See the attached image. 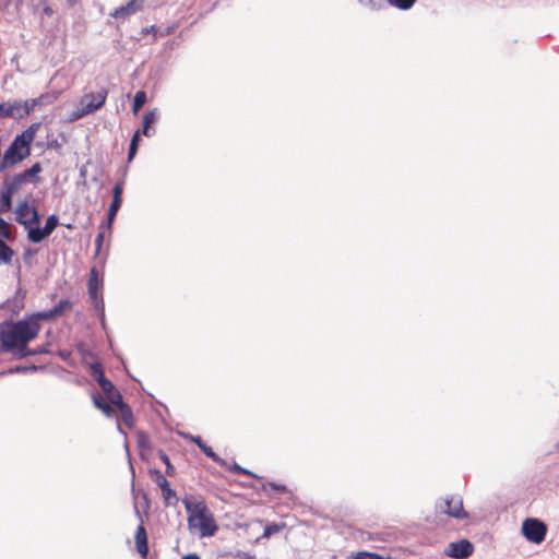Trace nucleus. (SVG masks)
Returning a JSON list of instances; mask_svg holds the SVG:
<instances>
[{
    "mask_svg": "<svg viewBox=\"0 0 559 559\" xmlns=\"http://www.w3.org/2000/svg\"><path fill=\"white\" fill-rule=\"evenodd\" d=\"M40 325L37 322H31L26 318L13 322L7 320L0 323V344L2 352H14L17 344L28 345L31 341L37 337Z\"/></svg>",
    "mask_w": 559,
    "mask_h": 559,
    "instance_id": "f257e3e1",
    "label": "nucleus"
},
{
    "mask_svg": "<svg viewBox=\"0 0 559 559\" xmlns=\"http://www.w3.org/2000/svg\"><path fill=\"white\" fill-rule=\"evenodd\" d=\"M31 145L16 134L0 160V170L4 171L27 158L31 155Z\"/></svg>",
    "mask_w": 559,
    "mask_h": 559,
    "instance_id": "f03ea898",
    "label": "nucleus"
},
{
    "mask_svg": "<svg viewBox=\"0 0 559 559\" xmlns=\"http://www.w3.org/2000/svg\"><path fill=\"white\" fill-rule=\"evenodd\" d=\"M103 278L99 277L97 270L92 267L87 281L88 297L102 326L105 329L106 318L105 302L103 298Z\"/></svg>",
    "mask_w": 559,
    "mask_h": 559,
    "instance_id": "7ed1b4c3",
    "label": "nucleus"
},
{
    "mask_svg": "<svg viewBox=\"0 0 559 559\" xmlns=\"http://www.w3.org/2000/svg\"><path fill=\"white\" fill-rule=\"evenodd\" d=\"M436 513L447 514L456 520L468 519L469 514L464 510L463 500L457 495L448 496L436 502Z\"/></svg>",
    "mask_w": 559,
    "mask_h": 559,
    "instance_id": "20e7f679",
    "label": "nucleus"
},
{
    "mask_svg": "<svg viewBox=\"0 0 559 559\" xmlns=\"http://www.w3.org/2000/svg\"><path fill=\"white\" fill-rule=\"evenodd\" d=\"M522 534L531 543L540 544L545 540L547 525L535 518H528L523 521Z\"/></svg>",
    "mask_w": 559,
    "mask_h": 559,
    "instance_id": "39448f33",
    "label": "nucleus"
},
{
    "mask_svg": "<svg viewBox=\"0 0 559 559\" xmlns=\"http://www.w3.org/2000/svg\"><path fill=\"white\" fill-rule=\"evenodd\" d=\"M27 108L24 105V100L21 99H9L0 103V118L21 120L27 117Z\"/></svg>",
    "mask_w": 559,
    "mask_h": 559,
    "instance_id": "423d86ee",
    "label": "nucleus"
},
{
    "mask_svg": "<svg viewBox=\"0 0 559 559\" xmlns=\"http://www.w3.org/2000/svg\"><path fill=\"white\" fill-rule=\"evenodd\" d=\"M182 503L188 513V526L190 530L197 527V520L210 511L206 502L203 499L193 502L189 496H186L182 499Z\"/></svg>",
    "mask_w": 559,
    "mask_h": 559,
    "instance_id": "0eeeda50",
    "label": "nucleus"
},
{
    "mask_svg": "<svg viewBox=\"0 0 559 559\" xmlns=\"http://www.w3.org/2000/svg\"><path fill=\"white\" fill-rule=\"evenodd\" d=\"M59 225V217L51 214L46 218L43 227L29 229V241L33 243H40L48 238Z\"/></svg>",
    "mask_w": 559,
    "mask_h": 559,
    "instance_id": "6e6552de",
    "label": "nucleus"
},
{
    "mask_svg": "<svg viewBox=\"0 0 559 559\" xmlns=\"http://www.w3.org/2000/svg\"><path fill=\"white\" fill-rule=\"evenodd\" d=\"M108 92L102 87L96 93H87L81 99V106H83V114H93L100 109L107 98Z\"/></svg>",
    "mask_w": 559,
    "mask_h": 559,
    "instance_id": "1a4fd4ad",
    "label": "nucleus"
},
{
    "mask_svg": "<svg viewBox=\"0 0 559 559\" xmlns=\"http://www.w3.org/2000/svg\"><path fill=\"white\" fill-rule=\"evenodd\" d=\"M475 550L472 542L468 539H460L452 542L444 549V555L453 559H467Z\"/></svg>",
    "mask_w": 559,
    "mask_h": 559,
    "instance_id": "9d476101",
    "label": "nucleus"
},
{
    "mask_svg": "<svg viewBox=\"0 0 559 559\" xmlns=\"http://www.w3.org/2000/svg\"><path fill=\"white\" fill-rule=\"evenodd\" d=\"M134 512H135V515L138 516V519L140 520V524L136 527V532H135V536H134L135 537V546H136V550L140 554V556L145 559L148 555L147 533L144 527V522H143L142 515L140 513V510L136 506H134Z\"/></svg>",
    "mask_w": 559,
    "mask_h": 559,
    "instance_id": "9b49d317",
    "label": "nucleus"
},
{
    "mask_svg": "<svg viewBox=\"0 0 559 559\" xmlns=\"http://www.w3.org/2000/svg\"><path fill=\"white\" fill-rule=\"evenodd\" d=\"M43 171L40 163L33 164L29 168L21 173L14 174L16 178L24 185L33 183L38 185L41 181L39 174Z\"/></svg>",
    "mask_w": 559,
    "mask_h": 559,
    "instance_id": "f8f14e48",
    "label": "nucleus"
},
{
    "mask_svg": "<svg viewBox=\"0 0 559 559\" xmlns=\"http://www.w3.org/2000/svg\"><path fill=\"white\" fill-rule=\"evenodd\" d=\"M197 526L200 528L201 537L214 536L218 530L215 519L211 511H209L206 514H203L200 519L197 520Z\"/></svg>",
    "mask_w": 559,
    "mask_h": 559,
    "instance_id": "ddd939ff",
    "label": "nucleus"
},
{
    "mask_svg": "<svg viewBox=\"0 0 559 559\" xmlns=\"http://www.w3.org/2000/svg\"><path fill=\"white\" fill-rule=\"evenodd\" d=\"M57 98L58 96L55 93H44L36 98L24 100V105H26L27 108V115H29L36 108L53 104L57 100Z\"/></svg>",
    "mask_w": 559,
    "mask_h": 559,
    "instance_id": "4468645a",
    "label": "nucleus"
},
{
    "mask_svg": "<svg viewBox=\"0 0 559 559\" xmlns=\"http://www.w3.org/2000/svg\"><path fill=\"white\" fill-rule=\"evenodd\" d=\"M14 194V190L3 179L0 186V214L11 211Z\"/></svg>",
    "mask_w": 559,
    "mask_h": 559,
    "instance_id": "2eb2a0df",
    "label": "nucleus"
},
{
    "mask_svg": "<svg viewBox=\"0 0 559 559\" xmlns=\"http://www.w3.org/2000/svg\"><path fill=\"white\" fill-rule=\"evenodd\" d=\"M143 7L142 0H130L128 3L115 9L111 16L115 19H126L141 11Z\"/></svg>",
    "mask_w": 559,
    "mask_h": 559,
    "instance_id": "dca6fc26",
    "label": "nucleus"
},
{
    "mask_svg": "<svg viewBox=\"0 0 559 559\" xmlns=\"http://www.w3.org/2000/svg\"><path fill=\"white\" fill-rule=\"evenodd\" d=\"M187 438H189L193 443H195L198 445V448L209 457L211 459L213 462L217 463L218 465L221 466H226L227 465V462L222 459L221 456H218L211 447H209L200 436H192V435H188L186 436Z\"/></svg>",
    "mask_w": 559,
    "mask_h": 559,
    "instance_id": "f3484780",
    "label": "nucleus"
},
{
    "mask_svg": "<svg viewBox=\"0 0 559 559\" xmlns=\"http://www.w3.org/2000/svg\"><path fill=\"white\" fill-rule=\"evenodd\" d=\"M159 112L157 108H154L147 111L143 117V127L139 131H141V135L152 136L155 134V129L152 128V124L158 119Z\"/></svg>",
    "mask_w": 559,
    "mask_h": 559,
    "instance_id": "a211bd4d",
    "label": "nucleus"
},
{
    "mask_svg": "<svg viewBox=\"0 0 559 559\" xmlns=\"http://www.w3.org/2000/svg\"><path fill=\"white\" fill-rule=\"evenodd\" d=\"M122 202L117 200H111V203L109 205L108 212H107V221L103 222L100 224L102 229H111L112 223L115 221V217L117 213L119 212L121 207Z\"/></svg>",
    "mask_w": 559,
    "mask_h": 559,
    "instance_id": "6ab92c4d",
    "label": "nucleus"
},
{
    "mask_svg": "<svg viewBox=\"0 0 559 559\" xmlns=\"http://www.w3.org/2000/svg\"><path fill=\"white\" fill-rule=\"evenodd\" d=\"M31 216L25 217V224H21L25 230L27 231V240L29 241V229L39 227L41 216L38 212V210L33 206V210H31Z\"/></svg>",
    "mask_w": 559,
    "mask_h": 559,
    "instance_id": "aec40b11",
    "label": "nucleus"
},
{
    "mask_svg": "<svg viewBox=\"0 0 559 559\" xmlns=\"http://www.w3.org/2000/svg\"><path fill=\"white\" fill-rule=\"evenodd\" d=\"M31 210H33V205H29L27 200L19 202L14 211L16 214L15 221L19 224H25V217L31 213Z\"/></svg>",
    "mask_w": 559,
    "mask_h": 559,
    "instance_id": "412c9836",
    "label": "nucleus"
},
{
    "mask_svg": "<svg viewBox=\"0 0 559 559\" xmlns=\"http://www.w3.org/2000/svg\"><path fill=\"white\" fill-rule=\"evenodd\" d=\"M43 367L41 366H36V365H31V366H14V367H10L9 369L4 370V371H1L0 372V377H4V376H9V374H14V373H28V372H34V371H37L39 369H41Z\"/></svg>",
    "mask_w": 559,
    "mask_h": 559,
    "instance_id": "4be33fe9",
    "label": "nucleus"
},
{
    "mask_svg": "<svg viewBox=\"0 0 559 559\" xmlns=\"http://www.w3.org/2000/svg\"><path fill=\"white\" fill-rule=\"evenodd\" d=\"M117 408L120 413L122 423L127 427L131 428L133 426V421H134L131 407L127 403H121V405H119V407H117Z\"/></svg>",
    "mask_w": 559,
    "mask_h": 559,
    "instance_id": "5701e85b",
    "label": "nucleus"
},
{
    "mask_svg": "<svg viewBox=\"0 0 559 559\" xmlns=\"http://www.w3.org/2000/svg\"><path fill=\"white\" fill-rule=\"evenodd\" d=\"M41 122H33L28 126L27 129L19 133L17 135L24 139L26 142H29V144L33 143L37 131L40 129Z\"/></svg>",
    "mask_w": 559,
    "mask_h": 559,
    "instance_id": "b1692460",
    "label": "nucleus"
},
{
    "mask_svg": "<svg viewBox=\"0 0 559 559\" xmlns=\"http://www.w3.org/2000/svg\"><path fill=\"white\" fill-rule=\"evenodd\" d=\"M13 254V249L0 238V264L11 263Z\"/></svg>",
    "mask_w": 559,
    "mask_h": 559,
    "instance_id": "393cba45",
    "label": "nucleus"
},
{
    "mask_svg": "<svg viewBox=\"0 0 559 559\" xmlns=\"http://www.w3.org/2000/svg\"><path fill=\"white\" fill-rule=\"evenodd\" d=\"M56 318L57 317L55 316L52 308L48 309V310L37 311V312H34L31 316L26 317V319L29 320L31 322H37V323H39L38 322L39 320L49 321V320H53Z\"/></svg>",
    "mask_w": 559,
    "mask_h": 559,
    "instance_id": "a878e982",
    "label": "nucleus"
},
{
    "mask_svg": "<svg viewBox=\"0 0 559 559\" xmlns=\"http://www.w3.org/2000/svg\"><path fill=\"white\" fill-rule=\"evenodd\" d=\"M94 404L97 408L102 409L104 414L111 417L115 414L112 406L106 402L99 394L93 396Z\"/></svg>",
    "mask_w": 559,
    "mask_h": 559,
    "instance_id": "bb28decb",
    "label": "nucleus"
},
{
    "mask_svg": "<svg viewBox=\"0 0 559 559\" xmlns=\"http://www.w3.org/2000/svg\"><path fill=\"white\" fill-rule=\"evenodd\" d=\"M141 141V131H135L131 138L129 151H128V160L131 162L136 155L139 143Z\"/></svg>",
    "mask_w": 559,
    "mask_h": 559,
    "instance_id": "cd10ccee",
    "label": "nucleus"
},
{
    "mask_svg": "<svg viewBox=\"0 0 559 559\" xmlns=\"http://www.w3.org/2000/svg\"><path fill=\"white\" fill-rule=\"evenodd\" d=\"M90 371H91L90 372L91 377L97 383L106 378L105 372H104V367H103L102 362H99V361H95V362L91 364Z\"/></svg>",
    "mask_w": 559,
    "mask_h": 559,
    "instance_id": "c85d7f7f",
    "label": "nucleus"
},
{
    "mask_svg": "<svg viewBox=\"0 0 559 559\" xmlns=\"http://www.w3.org/2000/svg\"><path fill=\"white\" fill-rule=\"evenodd\" d=\"M73 304L68 298L60 299L56 306L52 307L55 316L61 317L66 311L72 308Z\"/></svg>",
    "mask_w": 559,
    "mask_h": 559,
    "instance_id": "c756f323",
    "label": "nucleus"
},
{
    "mask_svg": "<svg viewBox=\"0 0 559 559\" xmlns=\"http://www.w3.org/2000/svg\"><path fill=\"white\" fill-rule=\"evenodd\" d=\"M136 445L142 451L151 450V440L146 432L138 431L136 432Z\"/></svg>",
    "mask_w": 559,
    "mask_h": 559,
    "instance_id": "7c9ffc66",
    "label": "nucleus"
},
{
    "mask_svg": "<svg viewBox=\"0 0 559 559\" xmlns=\"http://www.w3.org/2000/svg\"><path fill=\"white\" fill-rule=\"evenodd\" d=\"M162 497H163V500H164V504L166 507H177V504L179 502V498L177 496V492L173 488H170L169 490L164 492L162 495Z\"/></svg>",
    "mask_w": 559,
    "mask_h": 559,
    "instance_id": "2f4dec72",
    "label": "nucleus"
},
{
    "mask_svg": "<svg viewBox=\"0 0 559 559\" xmlns=\"http://www.w3.org/2000/svg\"><path fill=\"white\" fill-rule=\"evenodd\" d=\"M146 93L144 91H138L133 98L132 109L133 112H138L146 103Z\"/></svg>",
    "mask_w": 559,
    "mask_h": 559,
    "instance_id": "473e14b6",
    "label": "nucleus"
},
{
    "mask_svg": "<svg viewBox=\"0 0 559 559\" xmlns=\"http://www.w3.org/2000/svg\"><path fill=\"white\" fill-rule=\"evenodd\" d=\"M106 397L109 401L108 403L110 405L116 406V407H119V405H121V403H126L123 401V397H122L121 393L116 388H114V390L110 391V393H107Z\"/></svg>",
    "mask_w": 559,
    "mask_h": 559,
    "instance_id": "72a5a7b5",
    "label": "nucleus"
},
{
    "mask_svg": "<svg viewBox=\"0 0 559 559\" xmlns=\"http://www.w3.org/2000/svg\"><path fill=\"white\" fill-rule=\"evenodd\" d=\"M358 2L371 10H379L386 4H390V0H358Z\"/></svg>",
    "mask_w": 559,
    "mask_h": 559,
    "instance_id": "f704fd0d",
    "label": "nucleus"
},
{
    "mask_svg": "<svg viewBox=\"0 0 559 559\" xmlns=\"http://www.w3.org/2000/svg\"><path fill=\"white\" fill-rule=\"evenodd\" d=\"M225 467H227L230 472H233L234 474H237V475H246V476H250V477H254V478H260L253 472L240 466L237 463H234L231 466L226 465Z\"/></svg>",
    "mask_w": 559,
    "mask_h": 559,
    "instance_id": "c9c22d12",
    "label": "nucleus"
},
{
    "mask_svg": "<svg viewBox=\"0 0 559 559\" xmlns=\"http://www.w3.org/2000/svg\"><path fill=\"white\" fill-rule=\"evenodd\" d=\"M353 559H390L389 557H383L377 552H370L366 550L358 551Z\"/></svg>",
    "mask_w": 559,
    "mask_h": 559,
    "instance_id": "e433bc0d",
    "label": "nucleus"
},
{
    "mask_svg": "<svg viewBox=\"0 0 559 559\" xmlns=\"http://www.w3.org/2000/svg\"><path fill=\"white\" fill-rule=\"evenodd\" d=\"M2 308L11 309L14 313H19V311L23 308L22 299L14 298L13 300L8 299Z\"/></svg>",
    "mask_w": 559,
    "mask_h": 559,
    "instance_id": "4c0bfd02",
    "label": "nucleus"
},
{
    "mask_svg": "<svg viewBox=\"0 0 559 559\" xmlns=\"http://www.w3.org/2000/svg\"><path fill=\"white\" fill-rule=\"evenodd\" d=\"M3 178L11 186L15 193H17L22 189L23 183L16 178L14 174L5 175Z\"/></svg>",
    "mask_w": 559,
    "mask_h": 559,
    "instance_id": "58836bf2",
    "label": "nucleus"
},
{
    "mask_svg": "<svg viewBox=\"0 0 559 559\" xmlns=\"http://www.w3.org/2000/svg\"><path fill=\"white\" fill-rule=\"evenodd\" d=\"M16 358L22 359L29 357L31 348L27 347V345L17 344V346L14 348V352H11Z\"/></svg>",
    "mask_w": 559,
    "mask_h": 559,
    "instance_id": "ea45409f",
    "label": "nucleus"
},
{
    "mask_svg": "<svg viewBox=\"0 0 559 559\" xmlns=\"http://www.w3.org/2000/svg\"><path fill=\"white\" fill-rule=\"evenodd\" d=\"M150 475L153 479V481L159 487L165 481H167V478L163 475V473L156 468L150 469Z\"/></svg>",
    "mask_w": 559,
    "mask_h": 559,
    "instance_id": "a19ab883",
    "label": "nucleus"
},
{
    "mask_svg": "<svg viewBox=\"0 0 559 559\" xmlns=\"http://www.w3.org/2000/svg\"><path fill=\"white\" fill-rule=\"evenodd\" d=\"M416 0H390V4L394 5L401 10H408L411 9Z\"/></svg>",
    "mask_w": 559,
    "mask_h": 559,
    "instance_id": "79ce46f5",
    "label": "nucleus"
},
{
    "mask_svg": "<svg viewBox=\"0 0 559 559\" xmlns=\"http://www.w3.org/2000/svg\"><path fill=\"white\" fill-rule=\"evenodd\" d=\"M123 187L124 182L122 180L115 183L112 188V200L122 202Z\"/></svg>",
    "mask_w": 559,
    "mask_h": 559,
    "instance_id": "37998d69",
    "label": "nucleus"
},
{
    "mask_svg": "<svg viewBox=\"0 0 559 559\" xmlns=\"http://www.w3.org/2000/svg\"><path fill=\"white\" fill-rule=\"evenodd\" d=\"M267 488H271V489H273V490H275V491H278V492H282V493H284V492H287V491H288V490H287V487H286L285 485H283V484H277V483H275V481H270V483H267V484H263V485H262V489H263V490H266Z\"/></svg>",
    "mask_w": 559,
    "mask_h": 559,
    "instance_id": "c03bdc74",
    "label": "nucleus"
},
{
    "mask_svg": "<svg viewBox=\"0 0 559 559\" xmlns=\"http://www.w3.org/2000/svg\"><path fill=\"white\" fill-rule=\"evenodd\" d=\"M98 384H99V386L102 388V390L104 391L105 394L110 393V391H112L114 388H116L114 385V383L109 379H107V378H105L104 380L99 381Z\"/></svg>",
    "mask_w": 559,
    "mask_h": 559,
    "instance_id": "a18cd8bd",
    "label": "nucleus"
},
{
    "mask_svg": "<svg viewBox=\"0 0 559 559\" xmlns=\"http://www.w3.org/2000/svg\"><path fill=\"white\" fill-rule=\"evenodd\" d=\"M104 238H105V231L102 230V231H99L97 234V236L95 238V251H96V254H98L100 252V250H102Z\"/></svg>",
    "mask_w": 559,
    "mask_h": 559,
    "instance_id": "49530a36",
    "label": "nucleus"
},
{
    "mask_svg": "<svg viewBox=\"0 0 559 559\" xmlns=\"http://www.w3.org/2000/svg\"><path fill=\"white\" fill-rule=\"evenodd\" d=\"M278 530H280V526L277 524L266 525L264 528L263 535L269 537V536L273 535L274 533L278 532Z\"/></svg>",
    "mask_w": 559,
    "mask_h": 559,
    "instance_id": "de8ad7c7",
    "label": "nucleus"
},
{
    "mask_svg": "<svg viewBox=\"0 0 559 559\" xmlns=\"http://www.w3.org/2000/svg\"><path fill=\"white\" fill-rule=\"evenodd\" d=\"M49 350L46 348V346H37L36 348H31V356L41 355V354H48Z\"/></svg>",
    "mask_w": 559,
    "mask_h": 559,
    "instance_id": "09e8293b",
    "label": "nucleus"
},
{
    "mask_svg": "<svg viewBox=\"0 0 559 559\" xmlns=\"http://www.w3.org/2000/svg\"><path fill=\"white\" fill-rule=\"evenodd\" d=\"M157 455L165 465L170 463V459L164 450H158Z\"/></svg>",
    "mask_w": 559,
    "mask_h": 559,
    "instance_id": "8fccbe9b",
    "label": "nucleus"
},
{
    "mask_svg": "<svg viewBox=\"0 0 559 559\" xmlns=\"http://www.w3.org/2000/svg\"><path fill=\"white\" fill-rule=\"evenodd\" d=\"M156 31H157L156 26H155V25H151V26H148V27H144V28H142L141 33H142L143 35H145V34H150V33L156 34Z\"/></svg>",
    "mask_w": 559,
    "mask_h": 559,
    "instance_id": "3c124183",
    "label": "nucleus"
},
{
    "mask_svg": "<svg viewBox=\"0 0 559 559\" xmlns=\"http://www.w3.org/2000/svg\"><path fill=\"white\" fill-rule=\"evenodd\" d=\"M175 473H176V468H175V466L171 464V462H170V463H168V464H166V474H167L168 476H174V475H175Z\"/></svg>",
    "mask_w": 559,
    "mask_h": 559,
    "instance_id": "603ef678",
    "label": "nucleus"
},
{
    "mask_svg": "<svg viewBox=\"0 0 559 559\" xmlns=\"http://www.w3.org/2000/svg\"><path fill=\"white\" fill-rule=\"evenodd\" d=\"M43 13H44L46 16L50 17V16H52V14H53V10H52V8H51L50 5H45V7L43 8Z\"/></svg>",
    "mask_w": 559,
    "mask_h": 559,
    "instance_id": "864d4df0",
    "label": "nucleus"
},
{
    "mask_svg": "<svg viewBox=\"0 0 559 559\" xmlns=\"http://www.w3.org/2000/svg\"><path fill=\"white\" fill-rule=\"evenodd\" d=\"M86 115L87 114H83V107H82L80 111L73 112L72 120H78V119H80V118H82L83 116H86Z\"/></svg>",
    "mask_w": 559,
    "mask_h": 559,
    "instance_id": "5fc2aeb1",
    "label": "nucleus"
},
{
    "mask_svg": "<svg viewBox=\"0 0 559 559\" xmlns=\"http://www.w3.org/2000/svg\"><path fill=\"white\" fill-rule=\"evenodd\" d=\"M159 488H160V490H162V495H163L164 492H166L167 490H169L171 487H170L169 481L167 480V481H165L163 485H160V486H159Z\"/></svg>",
    "mask_w": 559,
    "mask_h": 559,
    "instance_id": "6e6d98bb",
    "label": "nucleus"
},
{
    "mask_svg": "<svg viewBox=\"0 0 559 559\" xmlns=\"http://www.w3.org/2000/svg\"><path fill=\"white\" fill-rule=\"evenodd\" d=\"M59 146H60V144L58 143V141L56 139L48 142L49 148H58Z\"/></svg>",
    "mask_w": 559,
    "mask_h": 559,
    "instance_id": "4d7b16f0",
    "label": "nucleus"
},
{
    "mask_svg": "<svg viewBox=\"0 0 559 559\" xmlns=\"http://www.w3.org/2000/svg\"><path fill=\"white\" fill-rule=\"evenodd\" d=\"M181 559H201V558L197 554H188V555L183 556Z\"/></svg>",
    "mask_w": 559,
    "mask_h": 559,
    "instance_id": "13d9d810",
    "label": "nucleus"
},
{
    "mask_svg": "<svg viewBox=\"0 0 559 559\" xmlns=\"http://www.w3.org/2000/svg\"><path fill=\"white\" fill-rule=\"evenodd\" d=\"M124 447H126L127 454H128V457H129L130 469H131L132 474L134 475L133 465H132L131 460H130V452H129L128 443H126V445H124Z\"/></svg>",
    "mask_w": 559,
    "mask_h": 559,
    "instance_id": "bf43d9fd",
    "label": "nucleus"
},
{
    "mask_svg": "<svg viewBox=\"0 0 559 559\" xmlns=\"http://www.w3.org/2000/svg\"><path fill=\"white\" fill-rule=\"evenodd\" d=\"M86 176V168L83 166L80 168V177L85 178Z\"/></svg>",
    "mask_w": 559,
    "mask_h": 559,
    "instance_id": "052dcab7",
    "label": "nucleus"
},
{
    "mask_svg": "<svg viewBox=\"0 0 559 559\" xmlns=\"http://www.w3.org/2000/svg\"><path fill=\"white\" fill-rule=\"evenodd\" d=\"M117 429H118V431H119L121 435H123L124 437L127 436L126 431L122 429V427H121V425H120L119 423L117 424Z\"/></svg>",
    "mask_w": 559,
    "mask_h": 559,
    "instance_id": "680f3d73",
    "label": "nucleus"
},
{
    "mask_svg": "<svg viewBox=\"0 0 559 559\" xmlns=\"http://www.w3.org/2000/svg\"><path fill=\"white\" fill-rule=\"evenodd\" d=\"M143 499L145 500L146 502V507L148 508V498H147V495L146 493H143Z\"/></svg>",
    "mask_w": 559,
    "mask_h": 559,
    "instance_id": "e2e57ef3",
    "label": "nucleus"
},
{
    "mask_svg": "<svg viewBox=\"0 0 559 559\" xmlns=\"http://www.w3.org/2000/svg\"><path fill=\"white\" fill-rule=\"evenodd\" d=\"M60 356L66 359L67 356H69V353L60 352Z\"/></svg>",
    "mask_w": 559,
    "mask_h": 559,
    "instance_id": "0e129e2a",
    "label": "nucleus"
},
{
    "mask_svg": "<svg viewBox=\"0 0 559 559\" xmlns=\"http://www.w3.org/2000/svg\"><path fill=\"white\" fill-rule=\"evenodd\" d=\"M66 227L69 229L73 228L72 224H68Z\"/></svg>",
    "mask_w": 559,
    "mask_h": 559,
    "instance_id": "69168bd1",
    "label": "nucleus"
},
{
    "mask_svg": "<svg viewBox=\"0 0 559 559\" xmlns=\"http://www.w3.org/2000/svg\"><path fill=\"white\" fill-rule=\"evenodd\" d=\"M555 448L559 452V442L555 445Z\"/></svg>",
    "mask_w": 559,
    "mask_h": 559,
    "instance_id": "338daca9",
    "label": "nucleus"
},
{
    "mask_svg": "<svg viewBox=\"0 0 559 559\" xmlns=\"http://www.w3.org/2000/svg\"><path fill=\"white\" fill-rule=\"evenodd\" d=\"M33 252L31 250H26L25 254H32Z\"/></svg>",
    "mask_w": 559,
    "mask_h": 559,
    "instance_id": "774afa93",
    "label": "nucleus"
}]
</instances>
